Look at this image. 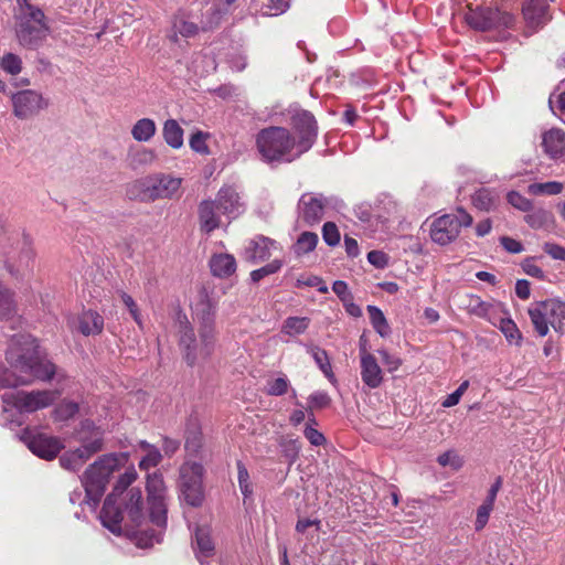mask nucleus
Returning a JSON list of instances; mask_svg holds the SVG:
<instances>
[{
	"instance_id": "3",
	"label": "nucleus",
	"mask_w": 565,
	"mask_h": 565,
	"mask_svg": "<svg viewBox=\"0 0 565 565\" xmlns=\"http://www.w3.org/2000/svg\"><path fill=\"white\" fill-rule=\"evenodd\" d=\"M191 310L198 324V334L188 316L181 310L175 313L174 327L182 358L188 365L193 366L206 361L214 351L216 302L202 289L191 303Z\"/></svg>"
},
{
	"instance_id": "30",
	"label": "nucleus",
	"mask_w": 565,
	"mask_h": 565,
	"mask_svg": "<svg viewBox=\"0 0 565 565\" xmlns=\"http://www.w3.org/2000/svg\"><path fill=\"white\" fill-rule=\"evenodd\" d=\"M495 327L501 330L510 344H521L522 333L520 332L515 322L509 317V312L507 310L499 318L498 324Z\"/></svg>"
},
{
	"instance_id": "60",
	"label": "nucleus",
	"mask_w": 565,
	"mask_h": 565,
	"mask_svg": "<svg viewBox=\"0 0 565 565\" xmlns=\"http://www.w3.org/2000/svg\"><path fill=\"white\" fill-rule=\"evenodd\" d=\"M522 269L526 275L531 277L537 278L540 280L545 278L544 271L537 265H535L533 258H526L523 260Z\"/></svg>"
},
{
	"instance_id": "10",
	"label": "nucleus",
	"mask_w": 565,
	"mask_h": 565,
	"mask_svg": "<svg viewBox=\"0 0 565 565\" xmlns=\"http://www.w3.org/2000/svg\"><path fill=\"white\" fill-rule=\"evenodd\" d=\"M216 202L221 213L228 221L237 218L245 211V202L233 185H223L214 200Z\"/></svg>"
},
{
	"instance_id": "37",
	"label": "nucleus",
	"mask_w": 565,
	"mask_h": 565,
	"mask_svg": "<svg viewBox=\"0 0 565 565\" xmlns=\"http://www.w3.org/2000/svg\"><path fill=\"white\" fill-rule=\"evenodd\" d=\"M15 313V307L10 290L0 282V320H10Z\"/></svg>"
},
{
	"instance_id": "64",
	"label": "nucleus",
	"mask_w": 565,
	"mask_h": 565,
	"mask_svg": "<svg viewBox=\"0 0 565 565\" xmlns=\"http://www.w3.org/2000/svg\"><path fill=\"white\" fill-rule=\"evenodd\" d=\"M543 249L546 254H548L553 259L564 260L565 262V247L555 244V243H545Z\"/></svg>"
},
{
	"instance_id": "43",
	"label": "nucleus",
	"mask_w": 565,
	"mask_h": 565,
	"mask_svg": "<svg viewBox=\"0 0 565 565\" xmlns=\"http://www.w3.org/2000/svg\"><path fill=\"white\" fill-rule=\"evenodd\" d=\"M236 466L239 490L244 497V500L250 499L254 491L248 470L242 461H237Z\"/></svg>"
},
{
	"instance_id": "1",
	"label": "nucleus",
	"mask_w": 565,
	"mask_h": 565,
	"mask_svg": "<svg viewBox=\"0 0 565 565\" xmlns=\"http://www.w3.org/2000/svg\"><path fill=\"white\" fill-rule=\"evenodd\" d=\"M10 369L0 363V390L12 388L1 396L0 424L10 429L24 424V417L35 412V391L20 390L35 381V339L31 334H14L6 352Z\"/></svg>"
},
{
	"instance_id": "47",
	"label": "nucleus",
	"mask_w": 565,
	"mask_h": 565,
	"mask_svg": "<svg viewBox=\"0 0 565 565\" xmlns=\"http://www.w3.org/2000/svg\"><path fill=\"white\" fill-rule=\"evenodd\" d=\"M290 4V0H262V10L265 15H279L284 13Z\"/></svg>"
},
{
	"instance_id": "59",
	"label": "nucleus",
	"mask_w": 565,
	"mask_h": 565,
	"mask_svg": "<svg viewBox=\"0 0 565 565\" xmlns=\"http://www.w3.org/2000/svg\"><path fill=\"white\" fill-rule=\"evenodd\" d=\"M493 509V505L482 503L477 511V519H476V530L480 531L482 530L486 524L488 523L489 515Z\"/></svg>"
},
{
	"instance_id": "4",
	"label": "nucleus",
	"mask_w": 565,
	"mask_h": 565,
	"mask_svg": "<svg viewBox=\"0 0 565 565\" xmlns=\"http://www.w3.org/2000/svg\"><path fill=\"white\" fill-rule=\"evenodd\" d=\"M317 122L306 110L291 117V129L269 126L260 129L255 138L256 148L267 163H289L300 158L315 143Z\"/></svg>"
},
{
	"instance_id": "42",
	"label": "nucleus",
	"mask_w": 565,
	"mask_h": 565,
	"mask_svg": "<svg viewBox=\"0 0 565 565\" xmlns=\"http://www.w3.org/2000/svg\"><path fill=\"white\" fill-rule=\"evenodd\" d=\"M0 68L11 76H17L22 71V60L14 53H6L0 60Z\"/></svg>"
},
{
	"instance_id": "34",
	"label": "nucleus",
	"mask_w": 565,
	"mask_h": 565,
	"mask_svg": "<svg viewBox=\"0 0 565 565\" xmlns=\"http://www.w3.org/2000/svg\"><path fill=\"white\" fill-rule=\"evenodd\" d=\"M139 447L146 452V455L139 461V468L141 470H149L150 468L157 467L161 462L162 456L156 446L141 440L139 443Z\"/></svg>"
},
{
	"instance_id": "56",
	"label": "nucleus",
	"mask_w": 565,
	"mask_h": 565,
	"mask_svg": "<svg viewBox=\"0 0 565 565\" xmlns=\"http://www.w3.org/2000/svg\"><path fill=\"white\" fill-rule=\"evenodd\" d=\"M120 298H121V301L124 302V305L127 307L128 311L130 312L132 319L138 324V327L143 328L141 313L139 311V308H138L136 301L132 299V297L126 292H121Z\"/></svg>"
},
{
	"instance_id": "39",
	"label": "nucleus",
	"mask_w": 565,
	"mask_h": 565,
	"mask_svg": "<svg viewBox=\"0 0 565 565\" xmlns=\"http://www.w3.org/2000/svg\"><path fill=\"white\" fill-rule=\"evenodd\" d=\"M103 439L102 437H95L90 441L84 444L82 447L72 451L73 457L77 458L82 463H85L94 454L102 450Z\"/></svg>"
},
{
	"instance_id": "50",
	"label": "nucleus",
	"mask_w": 565,
	"mask_h": 565,
	"mask_svg": "<svg viewBox=\"0 0 565 565\" xmlns=\"http://www.w3.org/2000/svg\"><path fill=\"white\" fill-rule=\"evenodd\" d=\"M289 381L285 376H280L268 381L267 394L271 396H281L288 392Z\"/></svg>"
},
{
	"instance_id": "36",
	"label": "nucleus",
	"mask_w": 565,
	"mask_h": 565,
	"mask_svg": "<svg viewBox=\"0 0 565 565\" xmlns=\"http://www.w3.org/2000/svg\"><path fill=\"white\" fill-rule=\"evenodd\" d=\"M310 319L307 317H288L281 327V333L289 337H296L307 331Z\"/></svg>"
},
{
	"instance_id": "38",
	"label": "nucleus",
	"mask_w": 565,
	"mask_h": 565,
	"mask_svg": "<svg viewBox=\"0 0 565 565\" xmlns=\"http://www.w3.org/2000/svg\"><path fill=\"white\" fill-rule=\"evenodd\" d=\"M331 404V397L324 391H316L308 397V411L309 418L308 420L312 424H316L315 416L312 414L313 409H322L328 407Z\"/></svg>"
},
{
	"instance_id": "2",
	"label": "nucleus",
	"mask_w": 565,
	"mask_h": 565,
	"mask_svg": "<svg viewBox=\"0 0 565 565\" xmlns=\"http://www.w3.org/2000/svg\"><path fill=\"white\" fill-rule=\"evenodd\" d=\"M147 507L139 488H131L121 497L108 495L100 511V520L113 533L121 532V524L128 529H137L148 521L157 527L167 525L168 490L161 473L147 476Z\"/></svg>"
},
{
	"instance_id": "28",
	"label": "nucleus",
	"mask_w": 565,
	"mask_h": 565,
	"mask_svg": "<svg viewBox=\"0 0 565 565\" xmlns=\"http://www.w3.org/2000/svg\"><path fill=\"white\" fill-rule=\"evenodd\" d=\"M130 132L136 141L148 142L156 135L157 125L151 118H141L132 125Z\"/></svg>"
},
{
	"instance_id": "29",
	"label": "nucleus",
	"mask_w": 565,
	"mask_h": 565,
	"mask_svg": "<svg viewBox=\"0 0 565 565\" xmlns=\"http://www.w3.org/2000/svg\"><path fill=\"white\" fill-rule=\"evenodd\" d=\"M62 447L57 438L38 434V457L51 460L57 456Z\"/></svg>"
},
{
	"instance_id": "62",
	"label": "nucleus",
	"mask_w": 565,
	"mask_h": 565,
	"mask_svg": "<svg viewBox=\"0 0 565 565\" xmlns=\"http://www.w3.org/2000/svg\"><path fill=\"white\" fill-rule=\"evenodd\" d=\"M309 422V424L306 426L303 430L305 437L310 441L313 446H321L326 443L324 436L318 431L316 428H313Z\"/></svg>"
},
{
	"instance_id": "51",
	"label": "nucleus",
	"mask_w": 565,
	"mask_h": 565,
	"mask_svg": "<svg viewBox=\"0 0 565 565\" xmlns=\"http://www.w3.org/2000/svg\"><path fill=\"white\" fill-rule=\"evenodd\" d=\"M297 286L316 287L318 291L321 294H327L329 290L323 279L316 275H307L299 277L297 279Z\"/></svg>"
},
{
	"instance_id": "6",
	"label": "nucleus",
	"mask_w": 565,
	"mask_h": 565,
	"mask_svg": "<svg viewBox=\"0 0 565 565\" xmlns=\"http://www.w3.org/2000/svg\"><path fill=\"white\" fill-rule=\"evenodd\" d=\"M181 183V178L170 174H151L129 183L127 185V195L132 200L143 202L171 199L180 190Z\"/></svg>"
},
{
	"instance_id": "21",
	"label": "nucleus",
	"mask_w": 565,
	"mask_h": 565,
	"mask_svg": "<svg viewBox=\"0 0 565 565\" xmlns=\"http://www.w3.org/2000/svg\"><path fill=\"white\" fill-rule=\"evenodd\" d=\"M38 381L54 382L56 385L62 386L66 380L65 373L60 370L46 355H41L38 352Z\"/></svg>"
},
{
	"instance_id": "17",
	"label": "nucleus",
	"mask_w": 565,
	"mask_h": 565,
	"mask_svg": "<svg viewBox=\"0 0 565 565\" xmlns=\"http://www.w3.org/2000/svg\"><path fill=\"white\" fill-rule=\"evenodd\" d=\"M277 249H279L277 242L260 235L249 241L245 248V257L248 262L257 264L268 259Z\"/></svg>"
},
{
	"instance_id": "57",
	"label": "nucleus",
	"mask_w": 565,
	"mask_h": 565,
	"mask_svg": "<svg viewBox=\"0 0 565 565\" xmlns=\"http://www.w3.org/2000/svg\"><path fill=\"white\" fill-rule=\"evenodd\" d=\"M15 436L33 455H35V434L31 427L26 426L25 428L17 431Z\"/></svg>"
},
{
	"instance_id": "11",
	"label": "nucleus",
	"mask_w": 565,
	"mask_h": 565,
	"mask_svg": "<svg viewBox=\"0 0 565 565\" xmlns=\"http://www.w3.org/2000/svg\"><path fill=\"white\" fill-rule=\"evenodd\" d=\"M327 203L328 200L321 194H302L298 203L300 217L308 225L319 223L324 215Z\"/></svg>"
},
{
	"instance_id": "8",
	"label": "nucleus",
	"mask_w": 565,
	"mask_h": 565,
	"mask_svg": "<svg viewBox=\"0 0 565 565\" xmlns=\"http://www.w3.org/2000/svg\"><path fill=\"white\" fill-rule=\"evenodd\" d=\"M15 35L20 45L33 47L35 43V9L30 0H17Z\"/></svg>"
},
{
	"instance_id": "25",
	"label": "nucleus",
	"mask_w": 565,
	"mask_h": 565,
	"mask_svg": "<svg viewBox=\"0 0 565 565\" xmlns=\"http://www.w3.org/2000/svg\"><path fill=\"white\" fill-rule=\"evenodd\" d=\"M129 167L134 170L151 166L157 160L153 149L137 147L130 148L127 154Z\"/></svg>"
},
{
	"instance_id": "49",
	"label": "nucleus",
	"mask_w": 565,
	"mask_h": 565,
	"mask_svg": "<svg viewBox=\"0 0 565 565\" xmlns=\"http://www.w3.org/2000/svg\"><path fill=\"white\" fill-rule=\"evenodd\" d=\"M437 462L441 467H450L454 470H458L462 467L463 460L462 458L454 450H448L438 456Z\"/></svg>"
},
{
	"instance_id": "12",
	"label": "nucleus",
	"mask_w": 565,
	"mask_h": 565,
	"mask_svg": "<svg viewBox=\"0 0 565 565\" xmlns=\"http://www.w3.org/2000/svg\"><path fill=\"white\" fill-rule=\"evenodd\" d=\"M68 326L85 337L97 335L104 329V318L94 310H83L77 316L68 319Z\"/></svg>"
},
{
	"instance_id": "48",
	"label": "nucleus",
	"mask_w": 565,
	"mask_h": 565,
	"mask_svg": "<svg viewBox=\"0 0 565 565\" xmlns=\"http://www.w3.org/2000/svg\"><path fill=\"white\" fill-rule=\"evenodd\" d=\"M281 267H282V262L279 259H274L269 264H267L258 269L253 270L250 273V279L253 282H258L263 278H265L269 275L276 274L277 271H279L281 269Z\"/></svg>"
},
{
	"instance_id": "40",
	"label": "nucleus",
	"mask_w": 565,
	"mask_h": 565,
	"mask_svg": "<svg viewBox=\"0 0 565 565\" xmlns=\"http://www.w3.org/2000/svg\"><path fill=\"white\" fill-rule=\"evenodd\" d=\"M563 183L557 181H548L544 183H532L527 191L533 195H556L563 191Z\"/></svg>"
},
{
	"instance_id": "45",
	"label": "nucleus",
	"mask_w": 565,
	"mask_h": 565,
	"mask_svg": "<svg viewBox=\"0 0 565 565\" xmlns=\"http://www.w3.org/2000/svg\"><path fill=\"white\" fill-rule=\"evenodd\" d=\"M173 35L171 39L177 41V35L180 34L183 38H191L198 33V25L193 22L186 21L184 19H175L173 22Z\"/></svg>"
},
{
	"instance_id": "31",
	"label": "nucleus",
	"mask_w": 565,
	"mask_h": 565,
	"mask_svg": "<svg viewBox=\"0 0 565 565\" xmlns=\"http://www.w3.org/2000/svg\"><path fill=\"white\" fill-rule=\"evenodd\" d=\"M525 222L535 230L539 228H552L554 226L555 220L552 212L545 209H537L533 212L529 213L524 217Z\"/></svg>"
},
{
	"instance_id": "16",
	"label": "nucleus",
	"mask_w": 565,
	"mask_h": 565,
	"mask_svg": "<svg viewBox=\"0 0 565 565\" xmlns=\"http://www.w3.org/2000/svg\"><path fill=\"white\" fill-rule=\"evenodd\" d=\"M361 358V379L370 388H376L382 384L383 374L376 359L366 351L364 347L360 349Z\"/></svg>"
},
{
	"instance_id": "18",
	"label": "nucleus",
	"mask_w": 565,
	"mask_h": 565,
	"mask_svg": "<svg viewBox=\"0 0 565 565\" xmlns=\"http://www.w3.org/2000/svg\"><path fill=\"white\" fill-rule=\"evenodd\" d=\"M12 103L13 115L21 119L26 120L33 117L35 113V92L32 89H21L15 93H10Z\"/></svg>"
},
{
	"instance_id": "41",
	"label": "nucleus",
	"mask_w": 565,
	"mask_h": 565,
	"mask_svg": "<svg viewBox=\"0 0 565 565\" xmlns=\"http://www.w3.org/2000/svg\"><path fill=\"white\" fill-rule=\"evenodd\" d=\"M137 471L134 467L127 469L117 480L113 492L109 495H115V499L118 497H121L128 491L129 486L136 481L137 479Z\"/></svg>"
},
{
	"instance_id": "13",
	"label": "nucleus",
	"mask_w": 565,
	"mask_h": 565,
	"mask_svg": "<svg viewBox=\"0 0 565 565\" xmlns=\"http://www.w3.org/2000/svg\"><path fill=\"white\" fill-rule=\"evenodd\" d=\"M459 234V223L454 215H443L435 220L430 227L431 239L439 244L446 245L452 242Z\"/></svg>"
},
{
	"instance_id": "55",
	"label": "nucleus",
	"mask_w": 565,
	"mask_h": 565,
	"mask_svg": "<svg viewBox=\"0 0 565 565\" xmlns=\"http://www.w3.org/2000/svg\"><path fill=\"white\" fill-rule=\"evenodd\" d=\"M202 447V435L199 429L188 430L185 436V449L190 454H196Z\"/></svg>"
},
{
	"instance_id": "33",
	"label": "nucleus",
	"mask_w": 565,
	"mask_h": 565,
	"mask_svg": "<svg viewBox=\"0 0 565 565\" xmlns=\"http://www.w3.org/2000/svg\"><path fill=\"white\" fill-rule=\"evenodd\" d=\"M369 318L374 330L382 337H388L391 333L390 324L383 313V311L376 307L369 305L366 307Z\"/></svg>"
},
{
	"instance_id": "52",
	"label": "nucleus",
	"mask_w": 565,
	"mask_h": 565,
	"mask_svg": "<svg viewBox=\"0 0 565 565\" xmlns=\"http://www.w3.org/2000/svg\"><path fill=\"white\" fill-rule=\"evenodd\" d=\"M78 411V406L73 402H63L54 409V416L57 420H66L73 417Z\"/></svg>"
},
{
	"instance_id": "35",
	"label": "nucleus",
	"mask_w": 565,
	"mask_h": 565,
	"mask_svg": "<svg viewBox=\"0 0 565 565\" xmlns=\"http://www.w3.org/2000/svg\"><path fill=\"white\" fill-rule=\"evenodd\" d=\"M308 352L311 354L312 359L317 363L318 367L326 375V377L331 382H335V377L331 367V363L326 350L319 347H309Z\"/></svg>"
},
{
	"instance_id": "26",
	"label": "nucleus",
	"mask_w": 565,
	"mask_h": 565,
	"mask_svg": "<svg viewBox=\"0 0 565 565\" xmlns=\"http://www.w3.org/2000/svg\"><path fill=\"white\" fill-rule=\"evenodd\" d=\"M545 307L550 312L551 327L559 334L565 333V301L547 299Z\"/></svg>"
},
{
	"instance_id": "15",
	"label": "nucleus",
	"mask_w": 565,
	"mask_h": 565,
	"mask_svg": "<svg viewBox=\"0 0 565 565\" xmlns=\"http://www.w3.org/2000/svg\"><path fill=\"white\" fill-rule=\"evenodd\" d=\"M200 230L210 234L222 226V213L214 200H204L198 207Z\"/></svg>"
},
{
	"instance_id": "58",
	"label": "nucleus",
	"mask_w": 565,
	"mask_h": 565,
	"mask_svg": "<svg viewBox=\"0 0 565 565\" xmlns=\"http://www.w3.org/2000/svg\"><path fill=\"white\" fill-rule=\"evenodd\" d=\"M468 387H469V381H463L454 393L449 394L443 401L441 405L444 407H452V406L457 405Z\"/></svg>"
},
{
	"instance_id": "46",
	"label": "nucleus",
	"mask_w": 565,
	"mask_h": 565,
	"mask_svg": "<svg viewBox=\"0 0 565 565\" xmlns=\"http://www.w3.org/2000/svg\"><path fill=\"white\" fill-rule=\"evenodd\" d=\"M210 135L207 132H203L201 130L193 132L189 139L190 148L196 153L204 156L210 154V149L206 143Z\"/></svg>"
},
{
	"instance_id": "61",
	"label": "nucleus",
	"mask_w": 565,
	"mask_h": 565,
	"mask_svg": "<svg viewBox=\"0 0 565 565\" xmlns=\"http://www.w3.org/2000/svg\"><path fill=\"white\" fill-rule=\"evenodd\" d=\"M60 393H61L60 390L43 391V392L38 391V399H36L38 409L47 407L49 405H51L57 398Z\"/></svg>"
},
{
	"instance_id": "44",
	"label": "nucleus",
	"mask_w": 565,
	"mask_h": 565,
	"mask_svg": "<svg viewBox=\"0 0 565 565\" xmlns=\"http://www.w3.org/2000/svg\"><path fill=\"white\" fill-rule=\"evenodd\" d=\"M318 244V235L312 232H303L297 239L295 250L298 255L312 252Z\"/></svg>"
},
{
	"instance_id": "22",
	"label": "nucleus",
	"mask_w": 565,
	"mask_h": 565,
	"mask_svg": "<svg viewBox=\"0 0 565 565\" xmlns=\"http://www.w3.org/2000/svg\"><path fill=\"white\" fill-rule=\"evenodd\" d=\"M210 268L215 277L227 278L236 271V260L231 254H214L210 259Z\"/></svg>"
},
{
	"instance_id": "63",
	"label": "nucleus",
	"mask_w": 565,
	"mask_h": 565,
	"mask_svg": "<svg viewBox=\"0 0 565 565\" xmlns=\"http://www.w3.org/2000/svg\"><path fill=\"white\" fill-rule=\"evenodd\" d=\"M550 107L553 113L565 116V92L555 96L554 94L550 97Z\"/></svg>"
},
{
	"instance_id": "32",
	"label": "nucleus",
	"mask_w": 565,
	"mask_h": 565,
	"mask_svg": "<svg viewBox=\"0 0 565 565\" xmlns=\"http://www.w3.org/2000/svg\"><path fill=\"white\" fill-rule=\"evenodd\" d=\"M499 195L493 190L481 188L472 196L473 205L482 211H491L497 206Z\"/></svg>"
},
{
	"instance_id": "14",
	"label": "nucleus",
	"mask_w": 565,
	"mask_h": 565,
	"mask_svg": "<svg viewBox=\"0 0 565 565\" xmlns=\"http://www.w3.org/2000/svg\"><path fill=\"white\" fill-rule=\"evenodd\" d=\"M469 312L488 320L491 324L497 326L499 318L507 310L505 307L498 301H482L479 297L472 296L468 303Z\"/></svg>"
},
{
	"instance_id": "24",
	"label": "nucleus",
	"mask_w": 565,
	"mask_h": 565,
	"mask_svg": "<svg viewBox=\"0 0 565 565\" xmlns=\"http://www.w3.org/2000/svg\"><path fill=\"white\" fill-rule=\"evenodd\" d=\"M542 145L551 157L562 156L565 152V134L561 129H551L543 135Z\"/></svg>"
},
{
	"instance_id": "9",
	"label": "nucleus",
	"mask_w": 565,
	"mask_h": 565,
	"mask_svg": "<svg viewBox=\"0 0 565 565\" xmlns=\"http://www.w3.org/2000/svg\"><path fill=\"white\" fill-rule=\"evenodd\" d=\"M511 19L509 14L490 7L477 8L466 14L467 23L479 31H487L499 25H509Z\"/></svg>"
},
{
	"instance_id": "27",
	"label": "nucleus",
	"mask_w": 565,
	"mask_h": 565,
	"mask_svg": "<svg viewBox=\"0 0 565 565\" xmlns=\"http://www.w3.org/2000/svg\"><path fill=\"white\" fill-rule=\"evenodd\" d=\"M183 129L175 119H168L162 127V137L166 143L172 149H180L183 146Z\"/></svg>"
},
{
	"instance_id": "19",
	"label": "nucleus",
	"mask_w": 565,
	"mask_h": 565,
	"mask_svg": "<svg viewBox=\"0 0 565 565\" xmlns=\"http://www.w3.org/2000/svg\"><path fill=\"white\" fill-rule=\"evenodd\" d=\"M192 545L199 563L201 565H206L207 559L215 553V545L211 537V530L206 526H198Z\"/></svg>"
},
{
	"instance_id": "53",
	"label": "nucleus",
	"mask_w": 565,
	"mask_h": 565,
	"mask_svg": "<svg viewBox=\"0 0 565 565\" xmlns=\"http://www.w3.org/2000/svg\"><path fill=\"white\" fill-rule=\"evenodd\" d=\"M508 202L515 209L527 212L532 207V202L516 191H510L507 195Z\"/></svg>"
},
{
	"instance_id": "54",
	"label": "nucleus",
	"mask_w": 565,
	"mask_h": 565,
	"mask_svg": "<svg viewBox=\"0 0 565 565\" xmlns=\"http://www.w3.org/2000/svg\"><path fill=\"white\" fill-rule=\"evenodd\" d=\"M322 237L327 245H338L340 242V232L338 230V226L332 222L324 223L322 227Z\"/></svg>"
},
{
	"instance_id": "5",
	"label": "nucleus",
	"mask_w": 565,
	"mask_h": 565,
	"mask_svg": "<svg viewBox=\"0 0 565 565\" xmlns=\"http://www.w3.org/2000/svg\"><path fill=\"white\" fill-rule=\"evenodd\" d=\"M128 461V454H108L100 457L85 471L82 483L86 498L98 503L103 497L111 475Z\"/></svg>"
},
{
	"instance_id": "7",
	"label": "nucleus",
	"mask_w": 565,
	"mask_h": 565,
	"mask_svg": "<svg viewBox=\"0 0 565 565\" xmlns=\"http://www.w3.org/2000/svg\"><path fill=\"white\" fill-rule=\"evenodd\" d=\"M204 467L201 462L185 460L179 468L178 488L183 500L191 507H200L204 500Z\"/></svg>"
},
{
	"instance_id": "23",
	"label": "nucleus",
	"mask_w": 565,
	"mask_h": 565,
	"mask_svg": "<svg viewBox=\"0 0 565 565\" xmlns=\"http://www.w3.org/2000/svg\"><path fill=\"white\" fill-rule=\"evenodd\" d=\"M545 305H547V300L537 302L529 308L531 322L540 337H545L551 326L550 312H547Z\"/></svg>"
},
{
	"instance_id": "20",
	"label": "nucleus",
	"mask_w": 565,
	"mask_h": 565,
	"mask_svg": "<svg viewBox=\"0 0 565 565\" xmlns=\"http://www.w3.org/2000/svg\"><path fill=\"white\" fill-rule=\"evenodd\" d=\"M523 15L527 25L536 29L548 21L546 0H529L523 6Z\"/></svg>"
}]
</instances>
